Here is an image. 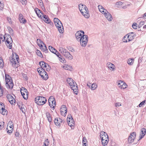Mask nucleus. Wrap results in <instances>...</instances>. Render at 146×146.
<instances>
[{
    "mask_svg": "<svg viewBox=\"0 0 146 146\" xmlns=\"http://www.w3.org/2000/svg\"><path fill=\"white\" fill-rule=\"evenodd\" d=\"M79 9L81 13L84 17L88 18L89 17V14L86 6L82 4H80L79 5Z\"/></svg>",
    "mask_w": 146,
    "mask_h": 146,
    "instance_id": "1",
    "label": "nucleus"
},
{
    "mask_svg": "<svg viewBox=\"0 0 146 146\" xmlns=\"http://www.w3.org/2000/svg\"><path fill=\"white\" fill-rule=\"evenodd\" d=\"M5 76L6 87L8 88L12 89L14 85L11 77L7 74H5Z\"/></svg>",
    "mask_w": 146,
    "mask_h": 146,
    "instance_id": "2",
    "label": "nucleus"
},
{
    "mask_svg": "<svg viewBox=\"0 0 146 146\" xmlns=\"http://www.w3.org/2000/svg\"><path fill=\"white\" fill-rule=\"evenodd\" d=\"M100 136L103 145L104 146L107 145L109 141L108 136L107 133L104 131L101 132L100 133Z\"/></svg>",
    "mask_w": 146,
    "mask_h": 146,
    "instance_id": "3",
    "label": "nucleus"
},
{
    "mask_svg": "<svg viewBox=\"0 0 146 146\" xmlns=\"http://www.w3.org/2000/svg\"><path fill=\"white\" fill-rule=\"evenodd\" d=\"M39 64L40 66V69L44 72L46 73V70L47 71H49L51 68L50 66L47 63L43 61H40L39 62Z\"/></svg>",
    "mask_w": 146,
    "mask_h": 146,
    "instance_id": "4",
    "label": "nucleus"
},
{
    "mask_svg": "<svg viewBox=\"0 0 146 146\" xmlns=\"http://www.w3.org/2000/svg\"><path fill=\"white\" fill-rule=\"evenodd\" d=\"M35 102L39 105H42L45 104L46 102V98L43 96H37L35 98Z\"/></svg>",
    "mask_w": 146,
    "mask_h": 146,
    "instance_id": "5",
    "label": "nucleus"
},
{
    "mask_svg": "<svg viewBox=\"0 0 146 146\" xmlns=\"http://www.w3.org/2000/svg\"><path fill=\"white\" fill-rule=\"evenodd\" d=\"M5 42L7 47L9 49H11L12 47L13 40L11 36L9 35L7 36V38L5 39Z\"/></svg>",
    "mask_w": 146,
    "mask_h": 146,
    "instance_id": "6",
    "label": "nucleus"
},
{
    "mask_svg": "<svg viewBox=\"0 0 146 146\" xmlns=\"http://www.w3.org/2000/svg\"><path fill=\"white\" fill-rule=\"evenodd\" d=\"M88 40V36L84 34L83 36L81 38V40H80L79 41L80 42L81 46L83 47H85L87 45Z\"/></svg>",
    "mask_w": 146,
    "mask_h": 146,
    "instance_id": "7",
    "label": "nucleus"
},
{
    "mask_svg": "<svg viewBox=\"0 0 146 146\" xmlns=\"http://www.w3.org/2000/svg\"><path fill=\"white\" fill-rule=\"evenodd\" d=\"M20 92L24 99L25 100L27 99L28 98V94L27 89L24 87H22L21 89Z\"/></svg>",
    "mask_w": 146,
    "mask_h": 146,
    "instance_id": "8",
    "label": "nucleus"
},
{
    "mask_svg": "<svg viewBox=\"0 0 146 146\" xmlns=\"http://www.w3.org/2000/svg\"><path fill=\"white\" fill-rule=\"evenodd\" d=\"M54 122L56 125L58 127H59L62 123H64L65 121L62 120L60 118L57 117L54 119Z\"/></svg>",
    "mask_w": 146,
    "mask_h": 146,
    "instance_id": "9",
    "label": "nucleus"
},
{
    "mask_svg": "<svg viewBox=\"0 0 146 146\" xmlns=\"http://www.w3.org/2000/svg\"><path fill=\"white\" fill-rule=\"evenodd\" d=\"M84 34V33L83 31L80 30L77 32L75 34L76 40L78 41L81 40V38L83 36Z\"/></svg>",
    "mask_w": 146,
    "mask_h": 146,
    "instance_id": "10",
    "label": "nucleus"
},
{
    "mask_svg": "<svg viewBox=\"0 0 146 146\" xmlns=\"http://www.w3.org/2000/svg\"><path fill=\"white\" fill-rule=\"evenodd\" d=\"M136 133L133 132L131 133L129 136V137L128 139V143H132L134 139L135 138Z\"/></svg>",
    "mask_w": 146,
    "mask_h": 146,
    "instance_id": "11",
    "label": "nucleus"
},
{
    "mask_svg": "<svg viewBox=\"0 0 146 146\" xmlns=\"http://www.w3.org/2000/svg\"><path fill=\"white\" fill-rule=\"evenodd\" d=\"M61 115L65 116L67 112V110L65 105H63L60 109Z\"/></svg>",
    "mask_w": 146,
    "mask_h": 146,
    "instance_id": "12",
    "label": "nucleus"
},
{
    "mask_svg": "<svg viewBox=\"0 0 146 146\" xmlns=\"http://www.w3.org/2000/svg\"><path fill=\"white\" fill-rule=\"evenodd\" d=\"M62 54L65 57L68 58L69 59L71 60L72 59V55L66 49L64 51V52Z\"/></svg>",
    "mask_w": 146,
    "mask_h": 146,
    "instance_id": "13",
    "label": "nucleus"
},
{
    "mask_svg": "<svg viewBox=\"0 0 146 146\" xmlns=\"http://www.w3.org/2000/svg\"><path fill=\"white\" fill-rule=\"evenodd\" d=\"M126 36H127V38L128 39V41H131L135 36V35L134 33L131 32L126 35Z\"/></svg>",
    "mask_w": 146,
    "mask_h": 146,
    "instance_id": "14",
    "label": "nucleus"
},
{
    "mask_svg": "<svg viewBox=\"0 0 146 146\" xmlns=\"http://www.w3.org/2000/svg\"><path fill=\"white\" fill-rule=\"evenodd\" d=\"M68 118L70 120H67L69 126L70 127L73 126V125L74 124V122L71 115H68Z\"/></svg>",
    "mask_w": 146,
    "mask_h": 146,
    "instance_id": "15",
    "label": "nucleus"
},
{
    "mask_svg": "<svg viewBox=\"0 0 146 146\" xmlns=\"http://www.w3.org/2000/svg\"><path fill=\"white\" fill-rule=\"evenodd\" d=\"M7 98L11 104H13L15 103V100L12 95L8 94L7 96Z\"/></svg>",
    "mask_w": 146,
    "mask_h": 146,
    "instance_id": "16",
    "label": "nucleus"
},
{
    "mask_svg": "<svg viewBox=\"0 0 146 146\" xmlns=\"http://www.w3.org/2000/svg\"><path fill=\"white\" fill-rule=\"evenodd\" d=\"M40 75L42 78L44 80H46L48 78V75L46 72V73L44 72V71L41 70V71L40 72Z\"/></svg>",
    "mask_w": 146,
    "mask_h": 146,
    "instance_id": "17",
    "label": "nucleus"
},
{
    "mask_svg": "<svg viewBox=\"0 0 146 146\" xmlns=\"http://www.w3.org/2000/svg\"><path fill=\"white\" fill-rule=\"evenodd\" d=\"M55 25L56 27L57 28L59 32L60 33H63V30H62V27H62V29H63V27L62 24V25H60L59 23H55Z\"/></svg>",
    "mask_w": 146,
    "mask_h": 146,
    "instance_id": "18",
    "label": "nucleus"
},
{
    "mask_svg": "<svg viewBox=\"0 0 146 146\" xmlns=\"http://www.w3.org/2000/svg\"><path fill=\"white\" fill-rule=\"evenodd\" d=\"M141 132L140 133V134L139 136V139L138 140L139 141L140 139H141L145 136L146 133V130L144 128H143L141 131Z\"/></svg>",
    "mask_w": 146,
    "mask_h": 146,
    "instance_id": "19",
    "label": "nucleus"
},
{
    "mask_svg": "<svg viewBox=\"0 0 146 146\" xmlns=\"http://www.w3.org/2000/svg\"><path fill=\"white\" fill-rule=\"evenodd\" d=\"M69 84L70 86L72 89L73 88L76 89V88H78L77 86L76 83L73 80L69 83Z\"/></svg>",
    "mask_w": 146,
    "mask_h": 146,
    "instance_id": "20",
    "label": "nucleus"
},
{
    "mask_svg": "<svg viewBox=\"0 0 146 146\" xmlns=\"http://www.w3.org/2000/svg\"><path fill=\"white\" fill-rule=\"evenodd\" d=\"M37 43L38 45L40 47V48L42 49V47H43V46L41 44L42 43L43 44H44V43L40 39H38L37 40Z\"/></svg>",
    "mask_w": 146,
    "mask_h": 146,
    "instance_id": "21",
    "label": "nucleus"
},
{
    "mask_svg": "<svg viewBox=\"0 0 146 146\" xmlns=\"http://www.w3.org/2000/svg\"><path fill=\"white\" fill-rule=\"evenodd\" d=\"M10 61L12 64V66L14 68H17L18 66L17 65V66H16L17 64L15 61V59L14 57L12 58L10 60Z\"/></svg>",
    "mask_w": 146,
    "mask_h": 146,
    "instance_id": "22",
    "label": "nucleus"
},
{
    "mask_svg": "<svg viewBox=\"0 0 146 146\" xmlns=\"http://www.w3.org/2000/svg\"><path fill=\"white\" fill-rule=\"evenodd\" d=\"M35 11L38 17H41V15L40 14V13H41L42 14L43 13L38 8H36L35 9Z\"/></svg>",
    "mask_w": 146,
    "mask_h": 146,
    "instance_id": "23",
    "label": "nucleus"
},
{
    "mask_svg": "<svg viewBox=\"0 0 146 146\" xmlns=\"http://www.w3.org/2000/svg\"><path fill=\"white\" fill-rule=\"evenodd\" d=\"M55 100V98L52 96H50L48 100V103L49 104V106L51 107V103H52Z\"/></svg>",
    "mask_w": 146,
    "mask_h": 146,
    "instance_id": "24",
    "label": "nucleus"
},
{
    "mask_svg": "<svg viewBox=\"0 0 146 146\" xmlns=\"http://www.w3.org/2000/svg\"><path fill=\"white\" fill-rule=\"evenodd\" d=\"M46 116L48 119V120L49 122H50L52 121V118L51 115L48 112H46Z\"/></svg>",
    "mask_w": 146,
    "mask_h": 146,
    "instance_id": "25",
    "label": "nucleus"
},
{
    "mask_svg": "<svg viewBox=\"0 0 146 146\" xmlns=\"http://www.w3.org/2000/svg\"><path fill=\"white\" fill-rule=\"evenodd\" d=\"M108 68L111 70H113L114 69V65L111 63H108Z\"/></svg>",
    "mask_w": 146,
    "mask_h": 146,
    "instance_id": "26",
    "label": "nucleus"
},
{
    "mask_svg": "<svg viewBox=\"0 0 146 146\" xmlns=\"http://www.w3.org/2000/svg\"><path fill=\"white\" fill-rule=\"evenodd\" d=\"M105 16L106 19L109 21H111L112 19V17L111 14L110 13V15H108V13L105 15Z\"/></svg>",
    "mask_w": 146,
    "mask_h": 146,
    "instance_id": "27",
    "label": "nucleus"
},
{
    "mask_svg": "<svg viewBox=\"0 0 146 146\" xmlns=\"http://www.w3.org/2000/svg\"><path fill=\"white\" fill-rule=\"evenodd\" d=\"M48 49L51 52L54 54L55 52H57V50L51 46H48Z\"/></svg>",
    "mask_w": 146,
    "mask_h": 146,
    "instance_id": "28",
    "label": "nucleus"
},
{
    "mask_svg": "<svg viewBox=\"0 0 146 146\" xmlns=\"http://www.w3.org/2000/svg\"><path fill=\"white\" fill-rule=\"evenodd\" d=\"M121 84H122V85L120 86L119 88H120L121 89H124L127 88V85L125 83V82H121Z\"/></svg>",
    "mask_w": 146,
    "mask_h": 146,
    "instance_id": "29",
    "label": "nucleus"
},
{
    "mask_svg": "<svg viewBox=\"0 0 146 146\" xmlns=\"http://www.w3.org/2000/svg\"><path fill=\"white\" fill-rule=\"evenodd\" d=\"M5 90V89L3 88L2 86H0V97L3 96L4 90Z\"/></svg>",
    "mask_w": 146,
    "mask_h": 146,
    "instance_id": "30",
    "label": "nucleus"
},
{
    "mask_svg": "<svg viewBox=\"0 0 146 146\" xmlns=\"http://www.w3.org/2000/svg\"><path fill=\"white\" fill-rule=\"evenodd\" d=\"M1 113L3 115H5L6 113H7V111L5 109V106L2 107L1 108Z\"/></svg>",
    "mask_w": 146,
    "mask_h": 146,
    "instance_id": "31",
    "label": "nucleus"
},
{
    "mask_svg": "<svg viewBox=\"0 0 146 146\" xmlns=\"http://www.w3.org/2000/svg\"><path fill=\"white\" fill-rule=\"evenodd\" d=\"M7 38L6 37L5 35V36H3L2 35H0V40L1 41V42L2 41L3 42L4 41H5V39Z\"/></svg>",
    "mask_w": 146,
    "mask_h": 146,
    "instance_id": "32",
    "label": "nucleus"
},
{
    "mask_svg": "<svg viewBox=\"0 0 146 146\" xmlns=\"http://www.w3.org/2000/svg\"><path fill=\"white\" fill-rule=\"evenodd\" d=\"M54 54L56 55L59 58H60L62 60H63V61H61V62L64 63V60H63L64 58H63V59L62 60V58H61V55L60 54V53L57 51V52H55L54 53Z\"/></svg>",
    "mask_w": 146,
    "mask_h": 146,
    "instance_id": "33",
    "label": "nucleus"
},
{
    "mask_svg": "<svg viewBox=\"0 0 146 146\" xmlns=\"http://www.w3.org/2000/svg\"><path fill=\"white\" fill-rule=\"evenodd\" d=\"M36 53L37 55L39 56L41 58L43 57L42 55L39 50H37L36 51Z\"/></svg>",
    "mask_w": 146,
    "mask_h": 146,
    "instance_id": "34",
    "label": "nucleus"
},
{
    "mask_svg": "<svg viewBox=\"0 0 146 146\" xmlns=\"http://www.w3.org/2000/svg\"><path fill=\"white\" fill-rule=\"evenodd\" d=\"M4 66V62L3 60L0 57V68H2Z\"/></svg>",
    "mask_w": 146,
    "mask_h": 146,
    "instance_id": "35",
    "label": "nucleus"
},
{
    "mask_svg": "<svg viewBox=\"0 0 146 146\" xmlns=\"http://www.w3.org/2000/svg\"><path fill=\"white\" fill-rule=\"evenodd\" d=\"M134 60V59L133 58L129 59L127 61V62L129 64L132 65V64H133V63Z\"/></svg>",
    "mask_w": 146,
    "mask_h": 146,
    "instance_id": "36",
    "label": "nucleus"
},
{
    "mask_svg": "<svg viewBox=\"0 0 146 146\" xmlns=\"http://www.w3.org/2000/svg\"><path fill=\"white\" fill-rule=\"evenodd\" d=\"M97 87V85L96 84L93 83L92 84L91 89L92 90H95Z\"/></svg>",
    "mask_w": 146,
    "mask_h": 146,
    "instance_id": "37",
    "label": "nucleus"
},
{
    "mask_svg": "<svg viewBox=\"0 0 146 146\" xmlns=\"http://www.w3.org/2000/svg\"><path fill=\"white\" fill-rule=\"evenodd\" d=\"M127 36H126V35L125 36L123 39V42H129V41H128V38H127Z\"/></svg>",
    "mask_w": 146,
    "mask_h": 146,
    "instance_id": "38",
    "label": "nucleus"
},
{
    "mask_svg": "<svg viewBox=\"0 0 146 146\" xmlns=\"http://www.w3.org/2000/svg\"><path fill=\"white\" fill-rule=\"evenodd\" d=\"M38 2L39 3V5L42 9H45L43 3L42 2V0H38Z\"/></svg>",
    "mask_w": 146,
    "mask_h": 146,
    "instance_id": "39",
    "label": "nucleus"
},
{
    "mask_svg": "<svg viewBox=\"0 0 146 146\" xmlns=\"http://www.w3.org/2000/svg\"><path fill=\"white\" fill-rule=\"evenodd\" d=\"M54 21L55 24V23H60V25H62V23L57 18H54Z\"/></svg>",
    "mask_w": 146,
    "mask_h": 146,
    "instance_id": "40",
    "label": "nucleus"
},
{
    "mask_svg": "<svg viewBox=\"0 0 146 146\" xmlns=\"http://www.w3.org/2000/svg\"><path fill=\"white\" fill-rule=\"evenodd\" d=\"M7 28L9 30V33L11 35L13 34L14 32L13 31V29L12 28H11V27H7Z\"/></svg>",
    "mask_w": 146,
    "mask_h": 146,
    "instance_id": "41",
    "label": "nucleus"
},
{
    "mask_svg": "<svg viewBox=\"0 0 146 146\" xmlns=\"http://www.w3.org/2000/svg\"><path fill=\"white\" fill-rule=\"evenodd\" d=\"M44 21L45 23H50H50H51V22L50 21V20L49 19L48 17L46 19H44Z\"/></svg>",
    "mask_w": 146,
    "mask_h": 146,
    "instance_id": "42",
    "label": "nucleus"
},
{
    "mask_svg": "<svg viewBox=\"0 0 146 146\" xmlns=\"http://www.w3.org/2000/svg\"><path fill=\"white\" fill-rule=\"evenodd\" d=\"M66 49L62 47H60L59 49V50L60 53L62 54Z\"/></svg>",
    "mask_w": 146,
    "mask_h": 146,
    "instance_id": "43",
    "label": "nucleus"
},
{
    "mask_svg": "<svg viewBox=\"0 0 146 146\" xmlns=\"http://www.w3.org/2000/svg\"><path fill=\"white\" fill-rule=\"evenodd\" d=\"M8 125L9 126V127L11 128H13V124L11 121H9V122L8 123Z\"/></svg>",
    "mask_w": 146,
    "mask_h": 146,
    "instance_id": "44",
    "label": "nucleus"
},
{
    "mask_svg": "<svg viewBox=\"0 0 146 146\" xmlns=\"http://www.w3.org/2000/svg\"><path fill=\"white\" fill-rule=\"evenodd\" d=\"M102 14H104L105 15L106 14H107V13H108V15H110V13H109V12L106 10H103V11H101V12Z\"/></svg>",
    "mask_w": 146,
    "mask_h": 146,
    "instance_id": "45",
    "label": "nucleus"
},
{
    "mask_svg": "<svg viewBox=\"0 0 146 146\" xmlns=\"http://www.w3.org/2000/svg\"><path fill=\"white\" fill-rule=\"evenodd\" d=\"M4 126V122H0V129H2Z\"/></svg>",
    "mask_w": 146,
    "mask_h": 146,
    "instance_id": "46",
    "label": "nucleus"
},
{
    "mask_svg": "<svg viewBox=\"0 0 146 146\" xmlns=\"http://www.w3.org/2000/svg\"><path fill=\"white\" fill-rule=\"evenodd\" d=\"M98 7L99 9L100 12H101V11H103V10L105 9L101 5H99Z\"/></svg>",
    "mask_w": 146,
    "mask_h": 146,
    "instance_id": "47",
    "label": "nucleus"
},
{
    "mask_svg": "<svg viewBox=\"0 0 146 146\" xmlns=\"http://www.w3.org/2000/svg\"><path fill=\"white\" fill-rule=\"evenodd\" d=\"M145 102H146V100H144V101L141 102V103H140L139 105V107H141L144 104Z\"/></svg>",
    "mask_w": 146,
    "mask_h": 146,
    "instance_id": "48",
    "label": "nucleus"
},
{
    "mask_svg": "<svg viewBox=\"0 0 146 146\" xmlns=\"http://www.w3.org/2000/svg\"><path fill=\"white\" fill-rule=\"evenodd\" d=\"M51 107L52 106V108H53V109H54V108H55V106H56V103L55 100L53 102L51 103Z\"/></svg>",
    "mask_w": 146,
    "mask_h": 146,
    "instance_id": "49",
    "label": "nucleus"
},
{
    "mask_svg": "<svg viewBox=\"0 0 146 146\" xmlns=\"http://www.w3.org/2000/svg\"><path fill=\"white\" fill-rule=\"evenodd\" d=\"M70 67V66L68 65H65L63 66V68L64 69L66 70H68L69 69V67Z\"/></svg>",
    "mask_w": 146,
    "mask_h": 146,
    "instance_id": "50",
    "label": "nucleus"
},
{
    "mask_svg": "<svg viewBox=\"0 0 146 146\" xmlns=\"http://www.w3.org/2000/svg\"><path fill=\"white\" fill-rule=\"evenodd\" d=\"M21 2L23 5H26V4L27 1V0H20Z\"/></svg>",
    "mask_w": 146,
    "mask_h": 146,
    "instance_id": "51",
    "label": "nucleus"
},
{
    "mask_svg": "<svg viewBox=\"0 0 146 146\" xmlns=\"http://www.w3.org/2000/svg\"><path fill=\"white\" fill-rule=\"evenodd\" d=\"M43 44L44 45V47L43 46V47H42V50H44V51H45V52H46L48 50L47 48L46 47V45L44 43V44Z\"/></svg>",
    "mask_w": 146,
    "mask_h": 146,
    "instance_id": "52",
    "label": "nucleus"
},
{
    "mask_svg": "<svg viewBox=\"0 0 146 146\" xmlns=\"http://www.w3.org/2000/svg\"><path fill=\"white\" fill-rule=\"evenodd\" d=\"M137 25L136 23H134L133 24L132 27L133 29H136L137 27Z\"/></svg>",
    "mask_w": 146,
    "mask_h": 146,
    "instance_id": "53",
    "label": "nucleus"
},
{
    "mask_svg": "<svg viewBox=\"0 0 146 146\" xmlns=\"http://www.w3.org/2000/svg\"><path fill=\"white\" fill-rule=\"evenodd\" d=\"M20 23L23 24H25L27 22V20L25 19L19 20Z\"/></svg>",
    "mask_w": 146,
    "mask_h": 146,
    "instance_id": "54",
    "label": "nucleus"
},
{
    "mask_svg": "<svg viewBox=\"0 0 146 146\" xmlns=\"http://www.w3.org/2000/svg\"><path fill=\"white\" fill-rule=\"evenodd\" d=\"M19 20H22L24 19L23 18V16L22 14L21 13L19 14Z\"/></svg>",
    "mask_w": 146,
    "mask_h": 146,
    "instance_id": "55",
    "label": "nucleus"
},
{
    "mask_svg": "<svg viewBox=\"0 0 146 146\" xmlns=\"http://www.w3.org/2000/svg\"><path fill=\"white\" fill-rule=\"evenodd\" d=\"M74 93L76 94H78V91H77L78 88H76L74 89L73 88L72 89Z\"/></svg>",
    "mask_w": 146,
    "mask_h": 146,
    "instance_id": "56",
    "label": "nucleus"
},
{
    "mask_svg": "<svg viewBox=\"0 0 146 146\" xmlns=\"http://www.w3.org/2000/svg\"><path fill=\"white\" fill-rule=\"evenodd\" d=\"M7 129H7V133L8 134H10L11 133H12L13 130V128H11V130H8Z\"/></svg>",
    "mask_w": 146,
    "mask_h": 146,
    "instance_id": "57",
    "label": "nucleus"
},
{
    "mask_svg": "<svg viewBox=\"0 0 146 146\" xmlns=\"http://www.w3.org/2000/svg\"><path fill=\"white\" fill-rule=\"evenodd\" d=\"M72 80H73L72 79V78H68L66 80V81L68 84H69V83H70Z\"/></svg>",
    "mask_w": 146,
    "mask_h": 146,
    "instance_id": "58",
    "label": "nucleus"
},
{
    "mask_svg": "<svg viewBox=\"0 0 146 146\" xmlns=\"http://www.w3.org/2000/svg\"><path fill=\"white\" fill-rule=\"evenodd\" d=\"M123 3V2L119 1L116 2L115 3V5H122Z\"/></svg>",
    "mask_w": 146,
    "mask_h": 146,
    "instance_id": "59",
    "label": "nucleus"
},
{
    "mask_svg": "<svg viewBox=\"0 0 146 146\" xmlns=\"http://www.w3.org/2000/svg\"><path fill=\"white\" fill-rule=\"evenodd\" d=\"M144 22L143 21H141L140 23L139 24L138 26L139 28H140L141 27L142 25H143L144 24Z\"/></svg>",
    "mask_w": 146,
    "mask_h": 146,
    "instance_id": "60",
    "label": "nucleus"
},
{
    "mask_svg": "<svg viewBox=\"0 0 146 146\" xmlns=\"http://www.w3.org/2000/svg\"><path fill=\"white\" fill-rule=\"evenodd\" d=\"M121 105L120 104V103L119 102H117L115 103V106L116 107H119V106H121Z\"/></svg>",
    "mask_w": 146,
    "mask_h": 146,
    "instance_id": "61",
    "label": "nucleus"
},
{
    "mask_svg": "<svg viewBox=\"0 0 146 146\" xmlns=\"http://www.w3.org/2000/svg\"><path fill=\"white\" fill-rule=\"evenodd\" d=\"M4 7V5L3 3H1V2H0V9H1L3 8Z\"/></svg>",
    "mask_w": 146,
    "mask_h": 146,
    "instance_id": "62",
    "label": "nucleus"
},
{
    "mask_svg": "<svg viewBox=\"0 0 146 146\" xmlns=\"http://www.w3.org/2000/svg\"><path fill=\"white\" fill-rule=\"evenodd\" d=\"M87 141V140L85 137H84L83 138L82 142L83 143H85V142H86Z\"/></svg>",
    "mask_w": 146,
    "mask_h": 146,
    "instance_id": "63",
    "label": "nucleus"
},
{
    "mask_svg": "<svg viewBox=\"0 0 146 146\" xmlns=\"http://www.w3.org/2000/svg\"><path fill=\"white\" fill-rule=\"evenodd\" d=\"M121 82H124L123 81H122L121 80L119 81L118 82V85L119 86V87L120 86H121L122 85V84H121Z\"/></svg>",
    "mask_w": 146,
    "mask_h": 146,
    "instance_id": "64",
    "label": "nucleus"
}]
</instances>
